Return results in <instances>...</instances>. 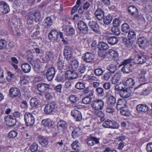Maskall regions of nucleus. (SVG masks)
Wrapping results in <instances>:
<instances>
[{"instance_id": "nucleus-56", "label": "nucleus", "mask_w": 152, "mask_h": 152, "mask_svg": "<svg viewBox=\"0 0 152 152\" xmlns=\"http://www.w3.org/2000/svg\"><path fill=\"white\" fill-rule=\"evenodd\" d=\"M42 124L44 126H48L51 124V120L49 119L43 120L42 121Z\"/></svg>"}, {"instance_id": "nucleus-13", "label": "nucleus", "mask_w": 152, "mask_h": 152, "mask_svg": "<svg viewBox=\"0 0 152 152\" xmlns=\"http://www.w3.org/2000/svg\"><path fill=\"white\" fill-rule=\"evenodd\" d=\"M136 109L139 113H145L149 110V107L146 104H138L136 107Z\"/></svg>"}, {"instance_id": "nucleus-21", "label": "nucleus", "mask_w": 152, "mask_h": 152, "mask_svg": "<svg viewBox=\"0 0 152 152\" xmlns=\"http://www.w3.org/2000/svg\"><path fill=\"white\" fill-rule=\"evenodd\" d=\"M19 91L18 88H11L9 91V95L11 98H15L18 96Z\"/></svg>"}, {"instance_id": "nucleus-12", "label": "nucleus", "mask_w": 152, "mask_h": 152, "mask_svg": "<svg viewBox=\"0 0 152 152\" xmlns=\"http://www.w3.org/2000/svg\"><path fill=\"white\" fill-rule=\"evenodd\" d=\"M56 105L55 102H53L47 104L44 108V112L46 114H49L51 113L54 110Z\"/></svg>"}, {"instance_id": "nucleus-29", "label": "nucleus", "mask_w": 152, "mask_h": 152, "mask_svg": "<svg viewBox=\"0 0 152 152\" xmlns=\"http://www.w3.org/2000/svg\"><path fill=\"white\" fill-rule=\"evenodd\" d=\"M57 66L58 69L61 70L62 69H65L66 68V65L64 63L63 60L59 59L57 63Z\"/></svg>"}, {"instance_id": "nucleus-51", "label": "nucleus", "mask_w": 152, "mask_h": 152, "mask_svg": "<svg viewBox=\"0 0 152 152\" xmlns=\"http://www.w3.org/2000/svg\"><path fill=\"white\" fill-rule=\"evenodd\" d=\"M0 10L1 12L4 14L8 13L10 11V9L7 4L5 5V6Z\"/></svg>"}, {"instance_id": "nucleus-26", "label": "nucleus", "mask_w": 152, "mask_h": 152, "mask_svg": "<svg viewBox=\"0 0 152 152\" xmlns=\"http://www.w3.org/2000/svg\"><path fill=\"white\" fill-rule=\"evenodd\" d=\"M106 39L108 43L111 45L116 44L118 41V38L115 37H107Z\"/></svg>"}, {"instance_id": "nucleus-23", "label": "nucleus", "mask_w": 152, "mask_h": 152, "mask_svg": "<svg viewBox=\"0 0 152 152\" xmlns=\"http://www.w3.org/2000/svg\"><path fill=\"white\" fill-rule=\"evenodd\" d=\"M128 11L129 13L134 17H137L138 14L137 9L133 6H131L128 8Z\"/></svg>"}, {"instance_id": "nucleus-30", "label": "nucleus", "mask_w": 152, "mask_h": 152, "mask_svg": "<svg viewBox=\"0 0 152 152\" xmlns=\"http://www.w3.org/2000/svg\"><path fill=\"white\" fill-rule=\"evenodd\" d=\"M126 101L124 99H119L117 103L116 109L117 110L121 109L126 105Z\"/></svg>"}, {"instance_id": "nucleus-7", "label": "nucleus", "mask_w": 152, "mask_h": 152, "mask_svg": "<svg viewBox=\"0 0 152 152\" xmlns=\"http://www.w3.org/2000/svg\"><path fill=\"white\" fill-rule=\"evenodd\" d=\"M6 125L10 126H14L16 122V120L15 118L14 119L11 115H7L4 117Z\"/></svg>"}, {"instance_id": "nucleus-28", "label": "nucleus", "mask_w": 152, "mask_h": 152, "mask_svg": "<svg viewBox=\"0 0 152 152\" xmlns=\"http://www.w3.org/2000/svg\"><path fill=\"white\" fill-rule=\"evenodd\" d=\"M107 103L110 106H113L116 104V99L113 95H110L107 98Z\"/></svg>"}, {"instance_id": "nucleus-31", "label": "nucleus", "mask_w": 152, "mask_h": 152, "mask_svg": "<svg viewBox=\"0 0 152 152\" xmlns=\"http://www.w3.org/2000/svg\"><path fill=\"white\" fill-rule=\"evenodd\" d=\"M98 48L99 50H106L109 48V47L107 43L100 42L98 43Z\"/></svg>"}, {"instance_id": "nucleus-33", "label": "nucleus", "mask_w": 152, "mask_h": 152, "mask_svg": "<svg viewBox=\"0 0 152 152\" xmlns=\"http://www.w3.org/2000/svg\"><path fill=\"white\" fill-rule=\"evenodd\" d=\"M21 68L23 71L25 73H27L30 72L31 69L30 66L27 63L23 64Z\"/></svg>"}, {"instance_id": "nucleus-53", "label": "nucleus", "mask_w": 152, "mask_h": 152, "mask_svg": "<svg viewBox=\"0 0 152 152\" xmlns=\"http://www.w3.org/2000/svg\"><path fill=\"white\" fill-rule=\"evenodd\" d=\"M7 43L4 40H0V49L2 50L6 47Z\"/></svg>"}, {"instance_id": "nucleus-43", "label": "nucleus", "mask_w": 152, "mask_h": 152, "mask_svg": "<svg viewBox=\"0 0 152 152\" xmlns=\"http://www.w3.org/2000/svg\"><path fill=\"white\" fill-rule=\"evenodd\" d=\"M39 142L41 145L43 146H46L48 144V140L42 137L39 138Z\"/></svg>"}, {"instance_id": "nucleus-45", "label": "nucleus", "mask_w": 152, "mask_h": 152, "mask_svg": "<svg viewBox=\"0 0 152 152\" xmlns=\"http://www.w3.org/2000/svg\"><path fill=\"white\" fill-rule=\"evenodd\" d=\"M112 75L110 72H107L105 73L102 77V78L104 80L107 81L111 77Z\"/></svg>"}, {"instance_id": "nucleus-46", "label": "nucleus", "mask_w": 152, "mask_h": 152, "mask_svg": "<svg viewBox=\"0 0 152 152\" xmlns=\"http://www.w3.org/2000/svg\"><path fill=\"white\" fill-rule=\"evenodd\" d=\"M71 65L72 70L73 71H74L75 69L78 68L79 63L77 60L76 59H74L72 61Z\"/></svg>"}, {"instance_id": "nucleus-20", "label": "nucleus", "mask_w": 152, "mask_h": 152, "mask_svg": "<svg viewBox=\"0 0 152 152\" xmlns=\"http://www.w3.org/2000/svg\"><path fill=\"white\" fill-rule=\"evenodd\" d=\"M58 32L55 30H52L49 33L48 36L51 40H57L58 36Z\"/></svg>"}, {"instance_id": "nucleus-14", "label": "nucleus", "mask_w": 152, "mask_h": 152, "mask_svg": "<svg viewBox=\"0 0 152 152\" xmlns=\"http://www.w3.org/2000/svg\"><path fill=\"white\" fill-rule=\"evenodd\" d=\"M131 91L129 89L127 88L124 89L120 91L119 95L122 98H127L129 97L131 95Z\"/></svg>"}, {"instance_id": "nucleus-36", "label": "nucleus", "mask_w": 152, "mask_h": 152, "mask_svg": "<svg viewBox=\"0 0 152 152\" xmlns=\"http://www.w3.org/2000/svg\"><path fill=\"white\" fill-rule=\"evenodd\" d=\"M103 22L104 24L109 25L111 22L112 20V17L110 14L104 17L103 18Z\"/></svg>"}, {"instance_id": "nucleus-54", "label": "nucleus", "mask_w": 152, "mask_h": 152, "mask_svg": "<svg viewBox=\"0 0 152 152\" xmlns=\"http://www.w3.org/2000/svg\"><path fill=\"white\" fill-rule=\"evenodd\" d=\"M111 31L113 33L116 35H118L120 34V31L117 27H112L111 28Z\"/></svg>"}, {"instance_id": "nucleus-40", "label": "nucleus", "mask_w": 152, "mask_h": 152, "mask_svg": "<svg viewBox=\"0 0 152 152\" xmlns=\"http://www.w3.org/2000/svg\"><path fill=\"white\" fill-rule=\"evenodd\" d=\"M107 69L111 74L114 73L117 70L116 66L113 64H110L107 67Z\"/></svg>"}, {"instance_id": "nucleus-9", "label": "nucleus", "mask_w": 152, "mask_h": 152, "mask_svg": "<svg viewBox=\"0 0 152 152\" xmlns=\"http://www.w3.org/2000/svg\"><path fill=\"white\" fill-rule=\"evenodd\" d=\"M104 11L101 8H98L94 12L95 17L98 20H102L104 17Z\"/></svg>"}, {"instance_id": "nucleus-8", "label": "nucleus", "mask_w": 152, "mask_h": 152, "mask_svg": "<svg viewBox=\"0 0 152 152\" xmlns=\"http://www.w3.org/2000/svg\"><path fill=\"white\" fill-rule=\"evenodd\" d=\"M37 88L39 92L44 93L49 91V85L45 83H39L37 85Z\"/></svg>"}, {"instance_id": "nucleus-11", "label": "nucleus", "mask_w": 152, "mask_h": 152, "mask_svg": "<svg viewBox=\"0 0 152 152\" xmlns=\"http://www.w3.org/2000/svg\"><path fill=\"white\" fill-rule=\"evenodd\" d=\"M71 115L77 121H80L82 119L81 112L77 110H73L71 111Z\"/></svg>"}, {"instance_id": "nucleus-50", "label": "nucleus", "mask_w": 152, "mask_h": 152, "mask_svg": "<svg viewBox=\"0 0 152 152\" xmlns=\"http://www.w3.org/2000/svg\"><path fill=\"white\" fill-rule=\"evenodd\" d=\"M99 56L102 59H104L107 58L106 53L104 50H99L98 52Z\"/></svg>"}, {"instance_id": "nucleus-41", "label": "nucleus", "mask_w": 152, "mask_h": 152, "mask_svg": "<svg viewBox=\"0 0 152 152\" xmlns=\"http://www.w3.org/2000/svg\"><path fill=\"white\" fill-rule=\"evenodd\" d=\"M75 87L78 90H83L85 87V84L82 82H78L75 85Z\"/></svg>"}, {"instance_id": "nucleus-34", "label": "nucleus", "mask_w": 152, "mask_h": 152, "mask_svg": "<svg viewBox=\"0 0 152 152\" xmlns=\"http://www.w3.org/2000/svg\"><path fill=\"white\" fill-rule=\"evenodd\" d=\"M146 71L144 69L142 70L138 77V80L140 82H144L145 80V75Z\"/></svg>"}, {"instance_id": "nucleus-24", "label": "nucleus", "mask_w": 152, "mask_h": 152, "mask_svg": "<svg viewBox=\"0 0 152 152\" xmlns=\"http://www.w3.org/2000/svg\"><path fill=\"white\" fill-rule=\"evenodd\" d=\"M107 58L114 59L118 56V54L117 51L112 49H109L106 53Z\"/></svg>"}, {"instance_id": "nucleus-10", "label": "nucleus", "mask_w": 152, "mask_h": 152, "mask_svg": "<svg viewBox=\"0 0 152 152\" xmlns=\"http://www.w3.org/2000/svg\"><path fill=\"white\" fill-rule=\"evenodd\" d=\"M82 58L85 62L90 63L93 61L94 56L91 53L87 52L84 54Z\"/></svg>"}, {"instance_id": "nucleus-55", "label": "nucleus", "mask_w": 152, "mask_h": 152, "mask_svg": "<svg viewBox=\"0 0 152 152\" xmlns=\"http://www.w3.org/2000/svg\"><path fill=\"white\" fill-rule=\"evenodd\" d=\"M69 99L70 101L73 103H75L77 101V98L75 95H71L69 97Z\"/></svg>"}, {"instance_id": "nucleus-27", "label": "nucleus", "mask_w": 152, "mask_h": 152, "mask_svg": "<svg viewBox=\"0 0 152 152\" xmlns=\"http://www.w3.org/2000/svg\"><path fill=\"white\" fill-rule=\"evenodd\" d=\"M74 71L67 70L66 71L65 75L67 78L71 80L75 79L77 77V74L74 73Z\"/></svg>"}, {"instance_id": "nucleus-49", "label": "nucleus", "mask_w": 152, "mask_h": 152, "mask_svg": "<svg viewBox=\"0 0 152 152\" xmlns=\"http://www.w3.org/2000/svg\"><path fill=\"white\" fill-rule=\"evenodd\" d=\"M81 3V0H77L76 4L72 8L71 12V14L74 13L77 10V8L80 6V4Z\"/></svg>"}, {"instance_id": "nucleus-59", "label": "nucleus", "mask_w": 152, "mask_h": 152, "mask_svg": "<svg viewBox=\"0 0 152 152\" xmlns=\"http://www.w3.org/2000/svg\"><path fill=\"white\" fill-rule=\"evenodd\" d=\"M28 78L25 76H23L21 77L20 81V83L22 84H26L28 82V80L27 79Z\"/></svg>"}, {"instance_id": "nucleus-25", "label": "nucleus", "mask_w": 152, "mask_h": 152, "mask_svg": "<svg viewBox=\"0 0 152 152\" xmlns=\"http://www.w3.org/2000/svg\"><path fill=\"white\" fill-rule=\"evenodd\" d=\"M53 20L49 17H48L44 20L43 25L45 28H48L52 25Z\"/></svg>"}, {"instance_id": "nucleus-44", "label": "nucleus", "mask_w": 152, "mask_h": 152, "mask_svg": "<svg viewBox=\"0 0 152 152\" xmlns=\"http://www.w3.org/2000/svg\"><path fill=\"white\" fill-rule=\"evenodd\" d=\"M72 148L76 151H78L80 149V146L78 144V141L76 140L71 144Z\"/></svg>"}, {"instance_id": "nucleus-62", "label": "nucleus", "mask_w": 152, "mask_h": 152, "mask_svg": "<svg viewBox=\"0 0 152 152\" xmlns=\"http://www.w3.org/2000/svg\"><path fill=\"white\" fill-rule=\"evenodd\" d=\"M131 62V60L130 59H128L124 60L122 62L121 65L124 66L130 65V63Z\"/></svg>"}, {"instance_id": "nucleus-37", "label": "nucleus", "mask_w": 152, "mask_h": 152, "mask_svg": "<svg viewBox=\"0 0 152 152\" xmlns=\"http://www.w3.org/2000/svg\"><path fill=\"white\" fill-rule=\"evenodd\" d=\"M30 104L32 107H37L39 104V101L37 99L32 98L30 100Z\"/></svg>"}, {"instance_id": "nucleus-16", "label": "nucleus", "mask_w": 152, "mask_h": 152, "mask_svg": "<svg viewBox=\"0 0 152 152\" xmlns=\"http://www.w3.org/2000/svg\"><path fill=\"white\" fill-rule=\"evenodd\" d=\"M99 139L94 137L91 136L87 142V144L89 147L93 146L94 144H99Z\"/></svg>"}, {"instance_id": "nucleus-60", "label": "nucleus", "mask_w": 152, "mask_h": 152, "mask_svg": "<svg viewBox=\"0 0 152 152\" xmlns=\"http://www.w3.org/2000/svg\"><path fill=\"white\" fill-rule=\"evenodd\" d=\"M45 56L49 60L53 58V53L50 51H47L45 53Z\"/></svg>"}, {"instance_id": "nucleus-61", "label": "nucleus", "mask_w": 152, "mask_h": 152, "mask_svg": "<svg viewBox=\"0 0 152 152\" xmlns=\"http://www.w3.org/2000/svg\"><path fill=\"white\" fill-rule=\"evenodd\" d=\"M78 73L79 75L83 73L85 71L84 66L83 65H81L78 69Z\"/></svg>"}, {"instance_id": "nucleus-58", "label": "nucleus", "mask_w": 152, "mask_h": 152, "mask_svg": "<svg viewBox=\"0 0 152 152\" xmlns=\"http://www.w3.org/2000/svg\"><path fill=\"white\" fill-rule=\"evenodd\" d=\"M17 135V132L13 130L9 133V137L10 138H14L16 137Z\"/></svg>"}, {"instance_id": "nucleus-4", "label": "nucleus", "mask_w": 152, "mask_h": 152, "mask_svg": "<svg viewBox=\"0 0 152 152\" xmlns=\"http://www.w3.org/2000/svg\"><path fill=\"white\" fill-rule=\"evenodd\" d=\"M138 43L141 48L144 49L149 45V42L148 39L144 37H140L137 40Z\"/></svg>"}, {"instance_id": "nucleus-42", "label": "nucleus", "mask_w": 152, "mask_h": 152, "mask_svg": "<svg viewBox=\"0 0 152 152\" xmlns=\"http://www.w3.org/2000/svg\"><path fill=\"white\" fill-rule=\"evenodd\" d=\"M103 89L100 87L96 88L95 90V91L96 95L98 96H103L104 95Z\"/></svg>"}, {"instance_id": "nucleus-39", "label": "nucleus", "mask_w": 152, "mask_h": 152, "mask_svg": "<svg viewBox=\"0 0 152 152\" xmlns=\"http://www.w3.org/2000/svg\"><path fill=\"white\" fill-rule=\"evenodd\" d=\"M129 29V26L127 23H124L121 25V31L125 33H128L130 31Z\"/></svg>"}, {"instance_id": "nucleus-1", "label": "nucleus", "mask_w": 152, "mask_h": 152, "mask_svg": "<svg viewBox=\"0 0 152 152\" xmlns=\"http://www.w3.org/2000/svg\"><path fill=\"white\" fill-rule=\"evenodd\" d=\"M104 105L103 101L100 99L93 100L91 104V107L95 110H101Z\"/></svg>"}, {"instance_id": "nucleus-47", "label": "nucleus", "mask_w": 152, "mask_h": 152, "mask_svg": "<svg viewBox=\"0 0 152 152\" xmlns=\"http://www.w3.org/2000/svg\"><path fill=\"white\" fill-rule=\"evenodd\" d=\"M104 71L101 68H97L94 70V73L96 76H99L102 75Z\"/></svg>"}, {"instance_id": "nucleus-32", "label": "nucleus", "mask_w": 152, "mask_h": 152, "mask_svg": "<svg viewBox=\"0 0 152 152\" xmlns=\"http://www.w3.org/2000/svg\"><path fill=\"white\" fill-rule=\"evenodd\" d=\"M57 128L58 129H64L66 128L67 126V124L66 122L63 120H60L57 124Z\"/></svg>"}, {"instance_id": "nucleus-35", "label": "nucleus", "mask_w": 152, "mask_h": 152, "mask_svg": "<svg viewBox=\"0 0 152 152\" xmlns=\"http://www.w3.org/2000/svg\"><path fill=\"white\" fill-rule=\"evenodd\" d=\"M135 83L134 80L131 78L128 79L125 83L126 86L129 88H132L134 86Z\"/></svg>"}, {"instance_id": "nucleus-38", "label": "nucleus", "mask_w": 152, "mask_h": 152, "mask_svg": "<svg viewBox=\"0 0 152 152\" xmlns=\"http://www.w3.org/2000/svg\"><path fill=\"white\" fill-rule=\"evenodd\" d=\"M80 129L78 128H75L72 132V136L74 138L78 137L80 134Z\"/></svg>"}, {"instance_id": "nucleus-52", "label": "nucleus", "mask_w": 152, "mask_h": 152, "mask_svg": "<svg viewBox=\"0 0 152 152\" xmlns=\"http://www.w3.org/2000/svg\"><path fill=\"white\" fill-rule=\"evenodd\" d=\"M71 54H72L71 48L68 46H66L64 51V55Z\"/></svg>"}, {"instance_id": "nucleus-63", "label": "nucleus", "mask_w": 152, "mask_h": 152, "mask_svg": "<svg viewBox=\"0 0 152 152\" xmlns=\"http://www.w3.org/2000/svg\"><path fill=\"white\" fill-rule=\"evenodd\" d=\"M38 146L35 143H33L30 147V150L31 151L33 152L37 150Z\"/></svg>"}, {"instance_id": "nucleus-17", "label": "nucleus", "mask_w": 152, "mask_h": 152, "mask_svg": "<svg viewBox=\"0 0 152 152\" xmlns=\"http://www.w3.org/2000/svg\"><path fill=\"white\" fill-rule=\"evenodd\" d=\"M55 74V69L54 68H49L47 71L46 77L48 80L50 81L53 78Z\"/></svg>"}, {"instance_id": "nucleus-5", "label": "nucleus", "mask_w": 152, "mask_h": 152, "mask_svg": "<svg viewBox=\"0 0 152 152\" xmlns=\"http://www.w3.org/2000/svg\"><path fill=\"white\" fill-rule=\"evenodd\" d=\"M24 121L27 126H33L35 119L33 116L30 113H26L24 115Z\"/></svg>"}, {"instance_id": "nucleus-15", "label": "nucleus", "mask_w": 152, "mask_h": 152, "mask_svg": "<svg viewBox=\"0 0 152 152\" xmlns=\"http://www.w3.org/2000/svg\"><path fill=\"white\" fill-rule=\"evenodd\" d=\"M89 27L92 30L97 33L99 31V27L98 24L95 22L90 21L88 23Z\"/></svg>"}, {"instance_id": "nucleus-57", "label": "nucleus", "mask_w": 152, "mask_h": 152, "mask_svg": "<svg viewBox=\"0 0 152 152\" xmlns=\"http://www.w3.org/2000/svg\"><path fill=\"white\" fill-rule=\"evenodd\" d=\"M39 27L36 26L33 28V29L31 32L34 34V35H38L39 34Z\"/></svg>"}, {"instance_id": "nucleus-18", "label": "nucleus", "mask_w": 152, "mask_h": 152, "mask_svg": "<svg viewBox=\"0 0 152 152\" xmlns=\"http://www.w3.org/2000/svg\"><path fill=\"white\" fill-rule=\"evenodd\" d=\"M134 69L133 64H130V65L123 67L121 69L122 72L128 74L132 72Z\"/></svg>"}, {"instance_id": "nucleus-48", "label": "nucleus", "mask_w": 152, "mask_h": 152, "mask_svg": "<svg viewBox=\"0 0 152 152\" xmlns=\"http://www.w3.org/2000/svg\"><path fill=\"white\" fill-rule=\"evenodd\" d=\"M128 37L129 39H135L136 38V35L134 31H129L128 32Z\"/></svg>"}, {"instance_id": "nucleus-22", "label": "nucleus", "mask_w": 152, "mask_h": 152, "mask_svg": "<svg viewBox=\"0 0 152 152\" xmlns=\"http://www.w3.org/2000/svg\"><path fill=\"white\" fill-rule=\"evenodd\" d=\"M29 14L30 15V18L31 19H34L35 21L38 22L41 18L40 13L38 11H36L34 12H30Z\"/></svg>"}, {"instance_id": "nucleus-64", "label": "nucleus", "mask_w": 152, "mask_h": 152, "mask_svg": "<svg viewBox=\"0 0 152 152\" xmlns=\"http://www.w3.org/2000/svg\"><path fill=\"white\" fill-rule=\"evenodd\" d=\"M91 100V99L88 96L84 98L82 100V102L85 104H89Z\"/></svg>"}, {"instance_id": "nucleus-3", "label": "nucleus", "mask_w": 152, "mask_h": 152, "mask_svg": "<svg viewBox=\"0 0 152 152\" xmlns=\"http://www.w3.org/2000/svg\"><path fill=\"white\" fill-rule=\"evenodd\" d=\"M102 125L104 128L112 129H118L119 126L118 124L115 121L108 120L104 121Z\"/></svg>"}, {"instance_id": "nucleus-2", "label": "nucleus", "mask_w": 152, "mask_h": 152, "mask_svg": "<svg viewBox=\"0 0 152 152\" xmlns=\"http://www.w3.org/2000/svg\"><path fill=\"white\" fill-rule=\"evenodd\" d=\"M77 29L80 33L83 34H86L88 31L87 26L84 22L82 20H80L78 22Z\"/></svg>"}, {"instance_id": "nucleus-19", "label": "nucleus", "mask_w": 152, "mask_h": 152, "mask_svg": "<svg viewBox=\"0 0 152 152\" xmlns=\"http://www.w3.org/2000/svg\"><path fill=\"white\" fill-rule=\"evenodd\" d=\"M121 77V74L120 72H116L112 78L111 82L114 84L117 83L120 80Z\"/></svg>"}, {"instance_id": "nucleus-6", "label": "nucleus", "mask_w": 152, "mask_h": 152, "mask_svg": "<svg viewBox=\"0 0 152 152\" xmlns=\"http://www.w3.org/2000/svg\"><path fill=\"white\" fill-rule=\"evenodd\" d=\"M135 59L136 64H144L147 60L146 56L142 53L136 56L135 57Z\"/></svg>"}]
</instances>
